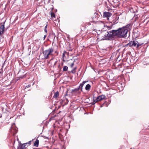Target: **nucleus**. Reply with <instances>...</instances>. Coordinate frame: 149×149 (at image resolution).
Wrapping results in <instances>:
<instances>
[{"label": "nucleus", "mask_w": 149, "mask_h": 149, "mask_svg": "<svg viewBox=\"0 0 149 149\" xmlns=\"http://www.w3.org/2000/svg\"><path fill=\"white\" fill-rule=\"evenodd\" d=\"M13 133V135H15V134L17 132V128H12L10 130Z\"/></svg>", "instance_id": "obj_10"}, {"label": "nucleus", "mask_w": 149, "mask_h": 149, "mask_svg": "<svg viewBox=\"0 0 149 149\" xmlns=\"http://www.w3.org/2000/svg\"><path fill=\"white\" fill-rule=\"evenodd\" d=\"M39 140L38 139H36L34 143V146L36 147H38L39 145Z\"/></svg>", "instance_id": "obj_12"}, {"label": "nucleus", "mask_w": 149, "mask_h": 149, "mask_svg": "<svg viewBox=\"0 0 149 149\" xmlns=\"http://www.w3.org/2000/svg\"><path fill=\"white\" fill-rule=\"evenodd\" d=\"M107 33L104 35L102 39L103 40H111L114 38L115 36H117L116 30H113L111 31L107 32Z\"/></svg>", "instance_id": "obj_2"}, {"label": "nucleus", "mask_w": 149, "mask_h": 149, "mask_svg": "<svg viewBox=\"0 0 149 149\" xmlns=\"http://www.w3.org/2000/svg\"><path fill=\"white\" fill-rule=\"evenodd\" d=\"M59 95V93L58 91L56 92L54 94V96H53L54 98H57V97Z\"/></svg>", "instance_id": "obj_15"}, {"label": "nucleus", "mask_w": 149, "mask_h": 149, "mask_svg": "<svg viewBox=\"0 0 149 149\" xmlns=\"http://www.w3.org/2000/svg\"><path fill=\"white\" fill-rule=\"evenodd\" d=\"M111 15V14L109 12H104L103 13V16L104 17H110Z\"/></svg>", "instance_id": "obj_9"}, {"label": "nucleus", "mask_w": 149, "mask_h": 149, "mask_svg": "<svg viewBox=\"0 0 149 149\" xmlns=\"http://www.w3.org/2000/svg\"><path fill=\"white\" fill-rule=\"evenodd\" d=\"M2 117L1 114H0V118H1Z\"/></svg>", "instance_id": "obj_35"}, {"label": "nucleus", "mask_w": 149, "mask_h": 149, "mask_svg": "<svg viewBox=\"0 0 149 149\" xmlns=\"http://www.w3.org/2000/svg\"><path fill=\"white\" fill-rule=\"evenodd\" d=\"M26 74H25L22 75H21L19 77V79H22L26 77Z\"/></svg>", "instance_id": "obj_20"}, {"label": "nucleus", "mask_w": 149, "mask_h": 149, "mask_svg": "<svg viewBox=\"0 0 149 149\" xmlns=\"http://www.w3.org/2000/svg\"><path fill=\"white\" fill-rule=\"evenodd\" d=\"M91 88V86L89 84H87L85 87V89L86 91H89Z\"/></svg>", "instance_id": "obj_13"}, {"label": "nucleus", "mask_w": 149, "mask_h": 149, "mask_svg": "<svg viewBox=\"0 0 149 149\" xmlns=\"http://www.w3.org/2000/svg\"><path fill=\"white\" fill-rule=\"evenodd\" d=\"M68 68L66 66H64L63 68V70L64 71H66L68 70Z\"/></svg>", "instance_id": "obj_16"}, {"label": "nucleus", "mask_w": 149, "mask_h": 149, "mask_svg": "<svg viewBox=\"0 0 149 149\" xmlns=\"http://www.w3.org/2000/svg\"><path fill=\"white\" fill-rule=\"evenodd\" d=\"M63 53H64V54H65L67 53V52L65 51H64L63 52Z\"/></svg>", "instance_id": "obj_31"}, {"label": "nucleus", "mask_w": 149, "mask_h": 149, "mask_svg": "<svg viewBox=\"0 0 149 149\" xmlns=\"http://www.w3.org/2000/svg\"><path fill=\"white\" fill-rule=\"evenodd\" d=\"M130 32H129V36H130Z\"/></svg>", "instance_id": "obj_37"}, {"label": "nucleus", "mask_w": 149, "mask_h": 149, "mask_svg": "<svg viewBox=\"0 0 149 149\" xmlns=\"http://www.w3.org/2000/svg\"><path fill=\"white\" fill-rule=\"evenodd\" d=\"M130 24H129L122 28H119L117 30H116L117 36L120 38L126 37L128 32L130 29Z\"/></svg>", "instance_id": "obj_1"}, {"label": "nucleus", "mask_w": 149, "mask_h": 149, "mask_svg": "<svg viewBox=\"0 0 149 149\" xmlns=\"http://www.w3.org/2000/svg\"><path fill=\"white\" fill-rule=\"evenodd\" d=\"M54 49L52 48H49L48 49L45 50L42 52L43 55V59H47L49 58V56H53L52 53L53 52Z\"/></svg>", "instance_id": "obj_3"}, {"label": "nucleus", "mask_w": 149, "mask_h": 149, "mask_svg": "<svg viewBox=\"0 0 149 149\" xmlns=\"http://www.w3.org/2000/svg\"><path fill=\"white\" fill-rule=\"evenodd\" d=\"M132 40V41H131V46L135 47L136 48L138 42L136 40V39Z\"/></svg>", "instance_id": "obj_7"}, {"label": "nucleus", "mask_w": 149, "mask_h": 149, "mask_svg": "<svg viewBox=\"0 0 149 149\" xmlns=\"http://www.w3.org/2000/svg\"><path fill=\"white\" fill-rule=\"evenodd\" d=\"M137 37V35L135 36V34L133 33V34L132 35V40H134L136 39V38Z\"/></svg>", "instance_id": "obj_19"}, {"label": "nucleus", "mask_w": 149, "mask_h": 149, "mask_svg": "<svg viewBox=\"0 0 149 149\" xmlns=\"http://www.w3.org/2000/svg\"><path fill=\"white\" fill-rule=\"evenodd\" d=\"M46 36H47V35H45L44 36V38H43V40H45V38H46Z\"/></svg>", "instance_id": "obj_29"}, {"label": "nucleus", "mask_w": 149, "mask_h": 149, "mask_svg": "<svg viewBox=\"0 0 149 149\" xmlns=\"http://www.w3.org/2000/svg\"><path fill=\"white\" fill-rule=\"evenodd\" d=\"M133 8H132V7H131V12H132V9Z\"/></svg>", "instance_id": "obj_36"}, {"label": "nucleus", "mask_w": 149, "mask_h": 149, "mask_svg": "<svg viewBox=\"0 0 149 149\" xmlns=\"http://www.w3.org/2000/svg\"><path fill=\"white\" fill-rule=\"evenodd\" d=\"M135 12V11H132L133 15L134 16L135 15L134 13Z\"/></svg>", "instance_id": "obj_30"}, {"label": "nucleus", "mask_w": 149, "mask_h": 149, "mask_svg": "<svg viewBox=\"0 0 149 149\" xmlns=\"http://www.w3.org/2000/svg\"><path fill=\"white\" fill-rule=\"evenodd\" d=\"M65 54H64V53H63V54H62V56H63V57H64L65 56Z\"/></svg>", "instance_id": "obj_33"}, {"label": "nucleus", "mask_w": 149, "mask_h": 149, "mask_svg": "<svg viewBox=\"0 0 149 149\" xmlns=\"http://www.w3.org/2000/svg\"><path fill=\"white\" fill-rule=\"evenodd\" d=\"M126 77L128 78V80L129 81L130 80V72H127L126 73Z\"/></svg>", "instance_id": "obj_14"}, {"label": "nucleus", "mask_w": 149, "mask_h": 149, "mask_svg": "<svg viewBox=\"0 0 149 149\" xmlns=\"http://www.w3.org/2000/svg\"><path fill=\"white\" fill-rule=\"evenodd\" d=\"M76 69H77V67H75L71 71V72L72 73H74L76 72Z\"/></svg>", "instance_id": "obj_18"}, {"label": "nucleus", "mask_w": 149, "mask_h": 149, "mask_svg": "<svg viewBox=\"0 0 149 149\" xmlns=\"http://www.w3.org/2000/svg\"><path fill=\"white\" fill-rule=\"evenodd\" d=\"M95 15L96 16V17L98 18L99 17V15H98L97 13H94Z\"/></svg>", "instance_id": "obj_22"}, {"label": "nucleus", "mask_w": 149, "mask_h": 149, "mask_svg": "<svg viewBox=\"0 0 149 149\" xmlns=\"http://www.w3.org/2000/svg\"><path fill=\"white\" fill-rule=\"evenodd\" d=\"M105 98V96L104 95H102L98 96L96 99H93V102H92L93 104H95L97 102L104 100Z\"/></svg>", "instance_id": "obj_5"}, {"label": "nucleus", "mask_w": 149, "mask_h": 149, "mask_svg": "<svg viewBox=\"0 0 149 149\" xmlns=\"http://www.w3.org/2000/svg\"><path fill=\"white\" fill-rule=\"evenodd\" d=\"M143 44V43H139L138 42L137 45V47L136 48H138L139 47H141V46Z\"/></svg>", "instance_id": "obj_17"}, {"label": "nucleus", "mask_w": 149, "mask_h": 149, "mask_svg": "<svg viewBox=\"0 0 149 149\" xmlns=\"http://www.w3.org/2000/svg\"><path fill=\"white\" fill-rule=\"evenodd\" d=\"M31 85L29 84L28 85L26 86H25V89H26V88H29L31 87Z\"/></svg>", "instance_id": "obj_23"}, {"label": "nucleus", "mask_w": 149, "mask_h": 149, "mask_svg": "<svg viewBox=\"0 0 149 149\" xmlns=\"http://www.w3.org/2000/svg\"><path fill=\"white\" fill-rule=\"evenodd\" d=\"M74 63L73 62L72 63H71V65H70V66L71 68H72L73 65H74Z\"/></svg>", "instance_id": "obj_25"}, {"label": "nucleus", "mask_w": 149, "mask_h": 149, "mask_svg": "<svg viewBox=\"0 0 149 149\" xmlns=\"http://www.w3.org/2000/svg\"><path fill=\"white\" fill-rule=\"evenodd\" d=\"M4 30V25H1L0 27V35H1Z\"/></svg>", "instance_id": "obj_11"}, {"label": "nucleus", "mask_w": 149, "mask_h": 149, "mask_svg": "<svg viewBox=\"0 0 149 149\" xmlns=\"http://www.w3.org/2000/svg\"><path fill=\"white\" fill-rule=\"evenodd\" d=\"M68 91H67L65 92V94L64 96H66L68 95Z\"/></svg>", "instance_id": "obj_28"}, {"label": "nucleus", "mask_w": 149, "mask_h": 149, "mask_svg": "<svg viewBox=\"0 0 149 149\" xmlns=\"http://www.w3.org/2000/svg\"><path fill=\"white\" fill-rule=\"evenodd\" d=\"M57 62V61H55V63H54V65H53L54 67H55V65H56V64Z\"/></svg>", "instance_id": "obj_27"}, {"label": "nucleus", "mask_w": 149, "mask_h": 149, "mask_svg": "<svg viewBox=\"0 0 149 149\" xmlns=\"http://www.w3.org/2000/svg\"><path fill=\"white\" fill-rule=\"evenodd\" d=\"M51 16L52 18H55V16L54 13L52 12L51 13Z\"/></svg>", "instance_id": "obj_21"}, {"label": "nucleus", "mask_w": 149, "mask_h": 149, "mask_svg": "<svg viewBox=\"0 0 149 149\" xmlns=\"http://www.w3.org/2000/svg\"><path fill=\"white\" fill-rule=\"evenodd\" d=\"M27 143H25L22 144L20 143L19 145L17 146V149H25L26 148V146Z\"/></svg>", "instance_id": "obj_6"}, {"label": "nucleus", "mask_w": 149, "mask_h": 149, "mask_svg": "<svg viewBox=\"0 0 149 149\" xmlns=\"http://www.w3.org/2000/svg\"><path fill=\"white\" fill-rule=\"evenodd\" d=\"M47 24L46 25V26L45 27V29H47Z\"/></svg>", "instance_id": "obj_34"}, {"label": "nucleus", "mask_w": 149, "mask_h": 149, "mask_svg": "<svg viewBox=\"0 0 149 149\" xmlns=\"http://www.w3.org/2000/svg\"><path fill=\"white\" fill-rule=\"evenodd\" d=\"M88 81H83L82 83L80 84V85L78 88L72 89L71 92V93L72 95H74L76 94L77 91L79 90H80L81 91H82L83 86Z\"/></svg>", "instance_id": "obj_4"}, {"label": "nucleus", "mask_w": 149, "mask_h": 149, "mask_svg": "<svg viewBox=\"0 0 149 149\" xmlns=\"http://www.w3.org/2000/svg\"><path fill=\"white\" fill-rule=\"evenodd\" d=\"M69 102V101L68 99L65 97H64L63 99L61 101L62 104L63 105H65L67 104Z\"/></svg>", "instance_id": "obj_8"}, {"label": "nucleus", "mask_w": 149, "mask_h": 149, "mask_svg": "<svg viewBox=\"0 0 149 149\" xmlns=\"http://www.w3.org/2000/svg\"><path fill=\"white\" fill-rule=\"evenodd\" d=\"M129 46V47H130V42H129L128 43L126 44L125 45V46L127 47V46Z\"/></svg>", "instance_id": "obj_24"}, {"label": "nucleus", "mask_w": 149, "mask_h": 149, "mask_svg": "<svg viewBox=\"0 0 149 149\" xmlns=\"http://www.w3.org/2000/svg\"><path fill=\"white\" fill-rule=\"evenodd\" d=\"M44 31L46 33H47V29H45Z\"/></svg>", "instance_id": "obj_32"}, {"label": "nucleus", "mask_w": 149, "mask_h": 149, "mask_svg": "<svg viewBox=\"0 0 149 149\" xmlns=\"http://www.w3.org/2000/svg\"><path fill=\"white\" fill-rule=\"evenodd\" d=\"M31 141H29L28 143H27V144H28L29 146L31 144Z\"/></svg>", "instance_id": "obj_26"}]
</instances>
